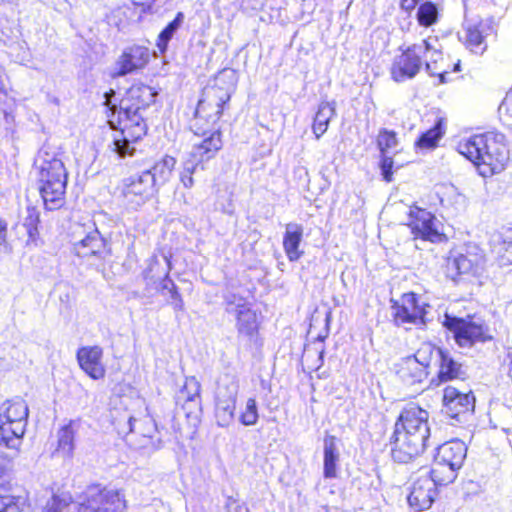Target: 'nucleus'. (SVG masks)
Here are the masks:
<instances>
[{"label":"nucleus","instance_id":"nucleus-49","mask_svg":"<svg viewBox=\"0 0 512 512\" xmlns=\"http://www.w3.org/2000/svg\"><path fill=\"white\" fill-rule=\"evenodd\" d=\"M191 389L192 392H188L187 394V400L193 401L195 397L199 396V384L194 379L190 380L189 382H186L184 389L181 391L182 394H184L185 390Z\"/></svg>","mask_w":512,"mask_h":512},{"label":"nucleus","instance_id":"nucleus-54","mask_svg":"<svg viewBox=\"0 0 512 512\" xmlns=\"http://www.w3.org/2000/svg\"><path fill=\"white\" fill-rule=\"evenodd\" d=\"M507 358L509 359L508 376L512 380V350L508 352Z\"/></svg>","mask_w":512,"mask_h":512},{"label":"nucleus","instance_id":"nucleus-45","mask_svg":"<svg viewBox=\"0 0 512 512\" xmlns=\"http://www.w3.org/2000/svg\"><path fill=\"white\" fill-rule=\"evenodd\" d=\"M71 504V497L65 494L53 495L41 512H64Z\"/></svg>","mask_w":512,"mask_h":512},{"label":"nucleus","instance_id":"nucleus-28","mask_svg":"<svg viewBox=\"0 0 512 512\" xmlns=\"http://www.w3.org/2000/svg\"><path fill=\"white\" fill-rule=\"evenodd\" d=\"M28 415V405L21 398L7 400L0 407V419L4 422H24L27 426Z\"/></svg>","mask_w":512,"mask_h":512},{"label":"nucleus","instance_id":"nucleus-13","mask_svg":"<svg viewBox=\"0 0 512 512\" xmlns=\"http://www.w3.org/2000/svg\"><path fill=\"white\" fill-rule=\"evenodd\" d=\"M440 479V477H434L431 471L415 479L407 497L410 507L416 512L429 509L437 496V486L447 484Z\"/></svg>","mask_w":512,"mask_h":512},{"label":"nucleus","instance_id":"nucleus-20","mask_svg":"<svg viewBox=\"0 0 512 512\" xmlns=\"http://www.w3.org/2000/svg\"><path fill=\"white\" fill-rule=\"evenodd\" d=\"M202 136L203 139L193 144L187 156L199 165H203L204 162L214 158L223 145L221 132L218 129L208 135L204 132Z\"/></svg>","mask_w":512,"mask_h":512},{"label":"nucleus","instance_id":"nucleus-25","mask_svg":"<svg viewBox=\"0 0 512 512\" xmlns=\"http://www.w3.org/2000/svg\"><path fill=\"white\" fill-rule=\"evenodd\" d=\"M303 238V227L298 223H288L283 237V248L290 261H297L303 255L299 249Z\"/></svg>","mask_w":512,"mask_h":512},{"label":"nucleus","instance_id":"nucleus-29","mask_svg":"<svg viewBox=\"0 0 512 512\" xmlns=\"http://www.w3.org/2000/svg\"><path fill=\"white\" fill-rule=\"evenodd\" d=\"M336 437L327 435L324 438V467L323 475L325 478H336L337 477V463L340 458V453L336 445Z\"/></svg>","mask_w":512,"mask_h":512},{"label":"nucleus","instance_id":"nucleus-37","mask_svg":"<svg viewBox=\"0 0 512 512\" xmlns=\"http://www.w3.org/2000/svg\"><path fill=\"white\" fill-rule=\"evenodd\" d=\"M236 410V401L216 399L215 417L217 424L227 427L233 421Z\"/></svg>","mask_w":512,"mask_h":512},{"label":"nucleus","instance_id":"nucleus-4","mask_svg":"<svg viewBox=\"0 0 512 512\" xmlns=\"http://www.w3.org/2000/svg\"><path fill=\"white\" fill-rule=\"evenodd\" d=\"M38 184L44 205L48 210H55L64 204L68 172L63 161L55 154L42 148L38 153Z\"/></svg>","mask_w":512,"mask_h":512},{"label":"nucleus","instance_id":"nucleus-47","mask_svg":"<svg viewBox=\"0 0 512 512\" xmlns=\"http://www.w3.org/2000/svg\"><path fill=\"white\" fill-rule=\"evenodd\" d=\"M11 246L8 242V223L0 218V253H9Z\"/></svg>","mask_w":512,"mask_h":512},{"label":"nucleus","instance_id":"nucleus-46","mask_svg":"<svg viewBox=\"0 0 512 512\" xmlns=\"http://www.w3.org/2000/svg\"><path fill=\"white\" fill-rule=\"evenodd\" d=\"M39 212L35 208H27V215L24 218V227L30 239L34 240L38 235Z\"/></svg>","mask_w":512,"mask_h":512},{"label":"nucleus","instance_id":"nucleus-31","mask_svg":"<svg viewBox=\"0 0 512 512\" xmlns=\"http://www.w3.org/2000/svg\"><path fill=\"white\" fill-rule=\"evenodd\" d=\"M336 115L335 102H321L314 117L312 130L319 139L328 129L330 120Z\"/></svg>","mask_w":512,"mask_h":512},{"label":"nucleus","instance_id":"nucleus-5","mask_svg":"<svg viewBox=\"0 0 512 512\" xmlns=\"http://www.w3.org/2000/svg\"><path fill=\"white\" fill-rule=\"evenodd\" d=\"M238 81L237 72L231 68L221 70L202 92L198 101L196 116L215 124L223 114L224 105L230 100Z\"/></svg>","mask_w":512,"mask_h":512},{"label":"nucleus","instance_id":"nucleus-17","mask_svg":"<svg viewBox=\"0 0 512 512\" xmlns=\"http://www.w3.org/2000/svg\"><path fill=\"white\" fill-rule=\"evenodd\" d=\"M25 431L24 422L9 423L0 419V454L9 460L17 457Z\"/></svg>","mask_w":512,"mask_h":512},{"label":"nucleus","instance_id":"nucleus-11","mask_svg":"<svg viewBox=\"0 0 512 512\" xmlns=\"http://www.w3.org/2000/svg\"><path fill=\"white\" fill-rule=\"evenodd\" d=\"M226 312L236 317V328L240 336L255 342L258 335V321L255 311L246 303V300L232 293L224 296Z\"/></svg>","mask_w":512,"mask_h":512},{"label":"nucleus","instance_id":"nucleus-8","mask_svg":"<svg viewBox=\"0 0 512 512\" xmlns=\"http://www.w3.org/2000/svg\"><path fill=\"white\" fill-rule=\"evenodd\" d=\"M126 507L122 490L92 485L84 492L78 512H124Z\"/></svg>","mask_w":512,"mask_h":512},{"label":"nucleus","instance_id":"nucleus-15","mask_svg":"<svg viewBox=\"0 0 512 512\" xmlns=\"http://www.w3.org/2000/svg\"><path fill=\"white\" fill-rule=\"evenodd\" d=\"M475 397L471 392L463 393L452 386L443 392L442 412L452 420L462 423L474 411Z\"/></svg>","mask_w":512,"mask_h":512},{"label":"nucleus","instance_id":"nucleus-6","mask_svg":"<svg viewBox=\"0 0 512 512\" xmlns=\"http://www.w3.org/2000/svg\"><path fill=\"white\" fill-rule=\"evenodd\" d=\"M118 425L119 429L126 433L131 447L141 451L144 455H151L163 447L158 426L154 418L148 414L139 419L129 415L123 427L120 423Z\"/></svg>","mask_w":512,"mask_h":512},{"label":"nucleus","instance_id":"nucleus-59","mask_svg":"<svg viewBox=\"0 0 512 512\" xmlns=\"http://www.w3.org/2000/svg\"><path fill=\"white\" fill-rule=\"evenodd\" d=\"M415 1L418 3L419 0H415Z\"/></svg>","mask_w":512,"mask_h":512},{"label":"nucleus","instance_id":"nucleus-32","mask_svg":"<svg viewBox=\"0 0 512 512\" xmlns=\"http://www.w3.org/2000/svg\"><path fill=\"white\" fill-rule=\"evenodd\" d=\"M443 349L436 347L431 343H423L419 349L411 355L426 371L432 365L436 367Z\"/></svg>","mask_w":512,"mask_h":512},{"label":"nucleus","instance_id":"nucleus-53","mask_svg":"<svg viewBox=\"0 0 512 512\" xmlns=\"http://www.w3.org/2000/svg\"><path fill=\"white\" fill-rule=\"evenodd\" d=\"M235 506H238L236 503V500L233 499L232 497H227L226 503H225V508H226L227 512L234 511Z\"/></svg>","mask_w":512,"mask_h":512},{"label":"nucleus","instance_id":"nucleus-1","mask_svg":"<svg viewBox=\"0 0 512 512\" xmlns=\"http://www.w3.org/2000/svg\"><path fill=\"white\" fill-rule=\"evenodd\" d=\"M157 93L144 84H134L125 93L117 111L118 131L114 135L113 150L120 156L132 155L131 146L147 132L143 112L155 102Z\"/></svg>","mask_w":512,"mask_h":512},{"label":"nucleus","instance_id":"nucleus-10","mask_svg":"<svg viewBox=\"0 0 512 512\" xmlns=\"http://www.w3.org/2000/svg\"><path fill=\"white\" fill-rule=\"evenodd\" d=\"M443 325L454 334L456 343L461 347H470L475 342L491 339L488 335V327L471 318L464 319L445 314Z\"/></svg>","mask_w":512,"mask_h":512},{"label":"nucleus","instance_id":"nucleus-30","mask_svg":"<svg viewBox=\"0 0 512 512\" xmlns=\"http://www.w3.org/2000/svg\"><path fill=\"white\" fill-rule=\"evenodd\" d=\"M176 165V159L166 155L160 161L156 162L151 169L144 170L149 172L153 180V186L158 191L159 187L165 185L171 178Z\"/></svg>","mask_w":512,"mask_h":512},{"label":"nucleus","instance_id":"nucleus-48","mask_svg":"<svg viewBox=\"0 0 512 512\" xmlns=\"http://www.w3.org/2000/svg\"><path fill=\"white\" fill-rule=\"evenodd\" d=\"M381 171L385 181H392V167H393V159L387 156V153L381 154Z\"/></svg>","mask_w":512,"mask_h":512},{"label":"nucleus","instance_id":"nucleus-19","mask_svg":"<svg viewBox=\"0 0 512 512\" xmlns=\"http://www.w3.org/2000/svg\"><path fill=\"white\" fill-rule=\"evenodd\" d=\"M491 253L495 263L503 268L512 265V229L502 228L490 238Z\"/></svg>","mask_w":512,"mask_h":512},{"label":"nucleus","instance_id":"nucleus-12","mask_svg":"<svg viewBox=\"0 0 512 512\" xmlns=\"http://www.w3.org/2000/svg\"><path fill=\"white\" fill-rule=\"evenodd\" d=\"M157 193L149 172H140L123 180L122 196L131 209H138Z\"/></svg>","mask_w":512,"mask_h":512},{"label":"nucleus","instance_id":"nucleus-50","mask_svg":"<svg viewBox=\"0 0 512 512\" xmlns=\"http://www.w3.org/2000/svg\"><path fill=\"white\" fill-rule=\"evenodd\" d=\"M500 110H505L512 117V90L506 94L502 104L500 105Z\"/></svg>","mask_w":512,"mask_h":512},{"label":"nucleus","instance_id":"nucleus-55","mask_svg":"<svg viewBox=\"0 0 512 512\" xmlns=\"http://www.w3.org/2000/svg\"><path fill=\"white\" fill-rule=\"evenodd\" d=\"M323 358H324V350H321L318 355L319 365L316 367L317 369H319L323 365Z\"/></svg>","mask_w":512,"mask_h":512},{"label":"nucleus","instance_id":"nucleus-35","mask_svg":"<svg viewBox=\"0 0 512 512\" xmlns=\"http://www.w3.org/2000/svg\"><path fill=\"white\" fill-rule=\"evenodd\" d=\"M185 15L183 12H178L175 18L167 24V26L160 32L157 40V47L161 53L167 50L169 41L173 38L175 33L184 23Z\"/></svg>","mask_w":512,"mask_h":512},{"label":"nucleus","instance_id":"nucleus-34","mask_svg":"<svg viewBox=\"0 0 512 512\" xmlns=\"http://www.w3.org/2000/svg\"><path fill=\"white\" fill-rule=\"evenodd\" d=\"M239 382L235 376L224 375L218 382L216 399L237 401Z\"/></svg>","mask_w":512,"mask_h":512},{"label":"nucleus","instance_id":"nucleus-18","mask_svg":"<svg viewBox=\"0 0 512 512\" xmlns=\"http://www.w3.org/2000/svg\"><path fill=\"white\" fill-rule=\"evenodd\" d=\"M163 259L165 262V267L158 275L159 283L156 286V290L165 298L166 304L171 306L176 314L179 312H184L185 304L183 297L180 294L177 285L169 276L172 269L170 259L166 255H163Z\"/></svg>","mask_w":512,"mask_h":512},{"label":"nucleus","instance_id":"nucleus-52","mask_svg":"<svg viewBox=\"0 0 512 512\" xmlns=\"http://www.w3.org/2000/svg\"><path fill=\"white\" fill-rule=\"evenodd\" d=\"M417 5L415 0H401V7L407 11L413 10Z\"/></svg>","mask_w":512,"mask_h":512},{"label":"nucleus","instance_id":"nucleus-7","mask_svg":"<svg viewBox=\"0 0 512 512\" xmlns=\"http://www.w3.org/2000/svg\"><path fill=\"white\" fill-rule=\"evenodd\" d=\"M466 453L467 447L459 440L440 445L434 456L433 468L430 470L432 475L440 477L444 483L453 482L457 476L456 472L464 463Z\"/></svg>","mask_w":512,"mask_h":512},{"label":"nucleus","instance_id":"nucleus-26","mask_svg":"<svg viewBox=\"0 0 512 512\" xmlns=\"http://www.w3.org/2000/svg\"><path fill=\"white\" fill-rule=\"evenodd\" d=\"M75 250L81 257L102 256L106 250V241L95 228L83 239L75 243Z\"/></svg>","mask_w":512,"mask_h":512},{"label":"nucleus","instance_id":"nucleus-43","mask_svg":"<svg viewBox=\"0 0 512 512\" xmlns=\"http://www.w3.org/2000/svg\"><path fill=\"white\" fill-rule=\"evenodd\" d=\"M397 145V134L394 131H390L385 128L379 131L377 137V146L381 154L388 153L389 150L396 148Z\"/></svg>","mask_w":512,"mask_h":512},{"label":"nucleus","instance_id":"nucleus-40","mask_svg":"<svg viewBox=\"0 0 512 512\" xmlns=\"http://www.w3.org/2000/svg\"><path fill=\"white\" fill-rule=\"evenodd\" d=\"M423 57H425V69L430 76H438L440 81L439 83L443 84L446 82V71H437L433 68V64H438L439 60H442V54L440 51L434 49L431 45V49L429 52H426Z\"/></svg>","mask_w":512,"mask_h":512},{"label":"nucleus","instance_id":"nucleus-2","mask_svg":"<svg viewBox=\"0 0 512 512\" xmlns=\"http://www.w3.org/2000/svg\"><path fill=\"white\" fill-rule=\"evenodd\" d=\"M428 418V412L418 406L411 405L401 411L389 440L395 462L409 463L425 451L430 438Z\"/></svg>","mask_w":512,"mask_h":512},{"label":"nucleus","instance_id":"nucleus-23","mask_svg":"<svg viewBox=\"0 0 512 512\" xmlns=\"http://www.w3.org/2000/svg\"><path fill=\"white\" fill-rule=\"evenodd\" d=\"M394 371L398 378L407 386L424 382L428 376L426 371L411 355L399 359L394 364Z\"/></svg>","mask_w":512,"mask_h":512},{"label":"nucleus","instance_id":"nucleus-33","mask_svg":"<svg viewBox=\"0 0 512 512\" xmlns=\"http://www.w3.org/2000/svg\"><path fill=\"white\" fill-rule=\"evenodd\" d=\"M444 133L443 120L438 119L432 128L420 135L415 142V146L420 149H434L437 147L438 142L443 137Z\"/></svg>","mask_w":512,"mask_h":512},{"label":"nucleus","instance_id":"nucleus-56","mask_svg":"<svg viewBox=\"0 0 512 512\" xmlns=\"http://www.w3.org/2000/svg\"><path fill=\"white\" fill-rule=\"evenodd\" d=\"M112 116H113V117H115V113H113V115H112ZM109 123H110V125H111V126H114V124H115V120H114V118L110 119V120H109Z\"/></svg>","mask_w":512,"mask_h":512},{"label":"nucleus","instance_id":"nucleus-21","mask_svg":"<svg viewBox=\"0 0 512 512\" xmlns=\"http://www.w3.org/2000/svg\"><path fill=\"white\" fill-rule=\"evenodd\" d=\"M490 29L483 21L467 22L460 39L471 52L482 55L487 50L486 37Z\"/></svg>","mask_w":512,"mask_h":512},{"label":"nucleus","instance_id":"nucleus-24","mask_svg":"<svg viewBox=\"0 0 512 512\" xmlns=\"http://www.w3.org/2000/svg\"><path fill=\"white\" fill-rule=\"evenodd\" d=\"M149 61V50L143 46H132L127 48L119 57V67L116 75L124 76L137 69L144 67Z\"/></svg>","mask_w":512,"mask_h":512},{"label":"nucleus","instance_id":"nucleus-58","mask_svg":"<svg viewBox=\"0 0 512 512\" xmlns=\"http://www.w3.org/2000/svg\"><path fill=\"white\" fill-rule=\"evenodd\" d=\"M459 67H460V64H459V63H457V64L455 65V70H459Z\"/></svg>","mask_w":512,"mask_h":512},{"label":"nucleus","instance_id":"nucleus-9","mask_svg":"<svg viewBox=\"0 0 512 512\" xmlns=\"http://www.w3.org/2000/svg\"><path fill=\"white\" fill-rule=\"evenodd\" d=\"M431 49L430 40L413 44L396 56L391 65V77L395 82H404L413 79L423 65V55Z\"/></svg>","mask_w":512,"mask_h":512},{"label":"nucleus","instance_id":"nucleus-51","mask_svg":"<svg viewBox=\"0 0 512 512\" xmlns=\"http://www.w3.org/2000/svg\"><path fill=\"white\" fill-rule=\"evenodd\" d=\"M3 76H4V71H3V68L0 66V104L6 98V91H5V87H4Z\"/></svg>","mask_w":512,"mask_h":512},{"label":"nucleus","instance_id":"nucleus-27","mask_svg":"<svg viewBox=\"0 0 512 512\" xmlns=\"http://www.w3.org/2000/svg\"><path fill=\"white\" fill-rule=\"evenodd\" d=\"M436 367L438 368L437 375L441 382L464 379L466 376L463 365L456 361L450 352L446 350H443L441 359H439Z\"/></svg>","mask_w":512,"mask_h":512},{"label":"nucleus","instance_id":"nucleus-36","mask_svg":"<svg viewBox=\"0 0 512 512\" xmlns=\"http://www.w3.org/2000/svg\"><path fill=\"white\" fill-rule=\"evenodd\" d=\"M473 261L466 255H459L453 259H449L447 262V276L453 281L457 280V277L468 274L473 269Z\"/></svg>","mask_w":512,"mask_h":512},{"label":"nucleus","instance_id":"nucleus-41","mask_svg":"<svg viewBox=\"0 0 512 512\" xmlns=\"http://www.w3.org/2000/svg\"><path fill=\"white\" fill-rule=\"evenodd\" d=\"M204 170L203 165H199L195 160L189 157L183 162L182 170L180 172V181L185 188H192L194 185L193 174L198 170Z\"/></svg>","mask_w":512,"mask_h":512},{"label":"nucleus","instance_id":"nucleus-42","mask_svg":"<svg viewBox=\"0 0 512 512\" xmlns=\"http://www.w3.org/2000/svg\"><path fill=\"white\" fill-rule=\"evenodd\" d=\"M259 418L257 402L254 398H249L246 401L245 408L239 416V421L244 426H253L257 423Z\"/></svg>","mask_w":512,"mask_h":512},{"label":"nucleus","instance_id":"nucleus-44","mask_svg":"<svg viewBox=\"0 0 512 512\" xmlns=\"http://www.w3.org/2000/svg\"><path fill=\"white\" fill-rule=\"evenodd\" d=\"M164 267L165 262L163 258L162 263L156 257L150 259L147 269H145L143 272V276L144 279L146 280L147 285L156 284L157 282H159L158 275L162 272V269Z\"/></svg>","mask_w":512,"mask_h":512},{"label":"nucleus","instance_id":"nucleus-39","mask_svg":"<svg viewBox=\"0 0 512 512\" xmlns=\"http://www.w3.org/2000/svg\"><path fill=\"white\" fill-rule=\"evenodd\" d=\"M438 9L430 1L421 4L417 11V20L421 26L429 27L437 22Z\"/></svg>","mask_w":512,"mask_h":512},{"label":"nucleus","instance_id":"nucleus-14","mask_svg":"<svg viewBox=\"0 0 512 512\" xmlns=\"http://www.w3.org/2000/svg\"><path fill=\"white\" fill-rule=\"evenodd\" d=\"M408 226L415 239L420 238L432 243L446 241V236L439 230L440 222L429 211L418 207L410 208Z\"/></svg>","mask_w":512,"mask_h":512},{"label":"nucleus","instance_id":"nucleus-16","mask_svg":"<svg viewBox=\"0 0 512 512\" xmlns=\"http://www.w3.org/2000/svg\"><path fill=\"white\" fill-rule=\"evenodd\" d=\"M393 316L397 325L404 324H424L425 308L418 303L415 293H405L402 295L400 303L396 302L393 306Z\"/></svg>","mask_w":512,"mask_h":512},{"label":"nucleus","instance_id":"nucleus-57","mask_svg":"<svg viewBox=\"0 0 512 512\" xmlns=\"http://www.w3.org/2000/svg\"><path fill=\"white\" fill-rule=\"evenodd\" d=\"M433 68L437 71H441L437 64H433Z\"/></svg>","mask_w":512,"mask_h":512},{"label":"nucleus","instance_id":"nucleus-3","mask_svg":"<svg viewBox=\"0 0 512 512\" xmlns=\"http://www.w3.org/2000/svg\"><path fill=\"white\" fill-rule=\"evenodd\" d=\"M458 151L477 167L483 177L500 173L509 160L506 138L500 132L473 135L459 142Z\"/></svg>","mask_w":512,"mask_h":512},{"label":"nucleus","instance_id":"nucleus-38","mask_svg":"<svg viewBox=\"0 0 512 512\" xmlns=\"http://www.w3.org/2000/svg\"><path fill=\"white\" fill-rule=\"evenodd\" d=\"M57 450L64 456L71 457L74 450V431L72 425L67 424L58 431Z\"/></svg>","mask_w":512,"mask_h":512},{"label":"nucleus","instance_id":"nucleus-22","mask_svg":"<svg viewBox=\"0 0 512 512\" xmlns=\"http://www.w3.org/2000/svg\"><path fill=\"white\" fill-rule=\"evenodd\" d=\"M102 355V348L89 346L78 349L76 357L81 369L92 379L98 380L105 375V368L101 362Z\"/></svg>","mask_w":512,"mask_h":512}]
</instances>
